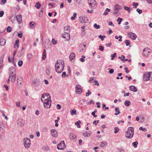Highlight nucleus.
Instances as JSON below:
<instances>
[{"label": "nucleus", "instance_id": "nucleus-21", "mask_svg": "<svg viewBox=\"0 0 152 152\" xmlns=\"http://www.w3.org/2000/svg\"><path fill=\"white\" fill-rule=\"evenodd\" d=\"M75 54L74 53H71L69 56V58L70 60L71 61H72V60H73V59L75 58Z\"/></svg>", "mask_w": 152, "mask_h": 152}, {"label": "nucleus", "instance_id": "nucleus-37", "mask_svg": "<svg viewBox=\"0 0 152 152\" xmlns=\"http://www.w3.org/2000/svg\"><path fill=\"white\" fill-rule=\"evenodd\" d=\"M118 5L117 4H116L115 5V6L114 7V10H116V11H119L121 9L119 7H118Z\"/></svg>", "mask_w": 152, "mask_h": 152}, {"label": "nucleus", "instance_id": "nucleus-50", "mask_svg": "<svg viewBox=\"0 0 152 152\" xmlns=\"http://www.w3.org/2000/svg\"><path fill=\"white\" fill-rule=\"evenodd\" d=\"M32 56V55L31 54H28L27 55V58L29 60H30Z\"/></svg>", "mask_w": 152, "mask_h": 152}, {"label": "nucleus", "instance_id": "nucleus-15", "mask_svg": "<svg viewBox=\"0 0 152 152\" xmlns=\"http://www.w3.org/2000/svg\"><path fill=\"white\" fill-rule=\"evenodd\" d=\"M51 134L53 137H56L58 135L57 132L55 129H53L51 130Z\"/></svg>", "mask_w": 152, "mask_h": 152}, {"label": "nucleus", "instance_id": "nucleus-30", "mask_svg": "<svg viewBox=\"0 0 152 152\" xmlns=\"http://www.w3.org/2000/svg\"><path fill=\"white\" fill-rule=\"evenodd\" d=\"M83 135L85 137H88L91 135V134L88 132H86L83 133Z\"/></svg>", "mask_w": 152, "mask_h": 152}, {"label": "nucleus", "instance_id": "nucleus-54", "mask_svg": "<svg viewBox=\"0 0 152 152\" xmlns=\"http://www.w3.org/2000/svg\"><path fill=\"white\" fill-rule=\"evenodd\" d=\"M65 76H67V77L68 76V75H66V72H63L62 74V77H65Z\"/></svg>", "mask_w": 152, "mask_h": 152}, {"label": "nucleus", "instance_id": "nucleus-8", "mask_svg": "<svg viewBox=\"0 0 152 152\" xmlns=\"http://www.w3.org/2000/svg\"><path fill=\"white\" fill-rule=\"evenodd\" d=\"M76 93L78 94H80L82 92V89L81 86L79 85H77L75 86Z\"/></svg>", "mask_w": 152, "mask_h": 152}, {"label": "nucleus", "instance_id": "nucleus-32", "mask_svg": "<svg viewBox=\"0 0 152 152\" xmlns=\"http://www.w3.org/2000/svg\"><path fill=\"white\" fill-rule=\"evenodd\" d=\"M124 104L126 106H129L131 104V102L129 100H126L124 102Z\"/></svg>", "mask_w": 152, "mask_h": 152}, {"label": "nucleus", "instance_id": "nucleus-27", "mask_svg": "<svg viewBox=\"0 0 152 152\" xmlns=\"http://www.w3.org/2000/svg\"><path fill=\"white\" fill-rule=\"evenodd\" d=\"M69 137L71 139L74 140L76 139V136L74 134L70 133L69 135Z\"/></svg>", "mask_w": 152, "mask_h": 152}, {"label": "nucleus", "instance_id": "nucleus-64", "mask_svg": "<svg viewBox=\"0 0 152 152\" xmlns=\"http://www.w3.org/2000/svg\"><path fill=\"white\" fill-rule=\"evenodd\" d=\"M147 3L152 4V0H146Z\"/></svg>", "mask_w": 152, "mask_h": 152}, {"label": "nucleus", "instance_id": "nucleus-60", "mask_svg": "<svg viewBox=\"0 0 152 152\" xmlns=\"http://www.w3.org/2000/svg\"><path fill=\"white\" fill-rule=\"evenodd\" d=\"M112 45V43L111 42L109 43H107L106 44V46L107 47H110Z\"/></svg>", "mask_w": 152, "mask_h": 152}, {"label": "nucleus", "instance_id": "nucleus-19", "mask_svg": "<svg viewBox=\"0 0 152 152\" xmlns=\"http://www.w3.org/2000/svg\"><path fill=\"white\" fill-rule=\"evenodd\" d=\"M17 124L20 126H21L23 125V120L21 119H19L17 121Z\"/></svg>", "mask_w": 152, "mask_h": 152}, {"label": "nucleus", "instance_id": "nucleus-48", "mask_svg": "<svg viewBox=\"0 0 152 152\" xmlns=\"http://www.w3.org/2000/svg\"><path fill=\"white\" fill-rule=\"evenodd\" d=\"M116 55V53H114L113 54H112L111 56V59L112 60H113Z\"/></svg>", "mask_w": 152, "mask_h": 152}, {"label": "nucleus", "instance_id": "nucleus-44", "mask_svg": "<svg viewBox=\"0 0 152 152\" xmlns=\"http://www.w3.org/2000/svg\"><path fill=\"white\" fill-rule=\"evenodd\" d=\"M124 8L125 10H127L128 12L129 13H130V9L129 7L126 6H124Z\"/></svg>", "mask_w": 152, "mask_h": 152}, {"label": "nucleus", "instance_id": "nucleus-62", "mask_svg": "<svg viewBox=\"0 0 152 152\" xmlns=\"http://www.w3.org/2000/svg\"><path fill=\"white\" fill-rule=\"evenodd\" d=\"M114 69H110V70L109 71V72L110 74H112V73H113V72H114Z\"/></svg>", "mask_w": 152, "mask_h": 152}, {"label": "nucleus", "instance_id": "nucleus-26", "mask_svg": "<svg viewBox=\"0 0 152 152\" xmlns=\"http://www.w3.org/2000/svg\"><path fill=\"white\" fill-rule=\"evenodd\" d=\"M19 40L18 39L16 40L15 45H14V48H18L19 47Z\"/></svg>", "mask_w": 152, "mask_h": 152}, {"label": "nucleus", "instance_id": "nucleus-20", "mask_svg": "<svg viewBox=\"0 0 152 152\" xmlns=\"http://www.w3.org/2000/svg\"><path fill=\"white\" fill-rule=\"evenodd\" d=\"M129 90L134 92H136L137 90L136 87L133 86H131L129 87Z\"/></svg>", "mask_w": 152, "mask_h": 152}, {"label": "nucleus", "instance_id": "nucleus-51", "mask_svg": "<svg viewBox=\"0 0 152 152\" xmlns=\"http://www.w3.org/2000/svg\"><path fill=\"white\" fill-rule=\"evenodd\" d=\"M99 49L101 51H103L104 50V47L100 45L99 47Z\"/></svg>", "mask_w": 152, "mask_h": 152}, {"label": "nucleus", "instance_id": "nucleus-33", "mask_svg": "<svg viewBox=\"0 0 152 152\" xmlns=\"http://www.w3.org/2000/svg\"><path fill=\"white\" fill-rule=\"evenodd\" d=\"M81 123V121H78L77 122H76L75 123V125L77 126V127L78 128H80V124Z\"/></svg>", "mask_w": 152, "mask_h": 152}, {"label": "nucleus", "instance_id": "nucleus-57", "mask_svg": "<svg viewBox=\"0 0 152 152\" xmlns=\"http://www.w3.org/2000/svg\"><path fill=\"white\" fill-rule=\"evenodd\" d=\"M4 14V12L3 11H0V17H2Z\"/></svg>", "mask_w": 152, "mask_h": 152}, {"label": "nucleus", "instance_id": "nucleus-49", "mask_svg": "<svg viewBox=\"0 0 152 152\" xmlns=\"http://www.w3.org/2000/svg\"><path fill=\"white\" fill-rule=\"evenodd\" d=\"M52 43L54 45H55L56 44L57 42L56 40H55L54 39H52Z\"/></svg>", "mask_w": 152, "mask_h": 152}, {"label": "nucleus", "instance_id": "nucleus-58", "mask_svg": "<svg viewBox=\"0 0 152 152\" xmlns=\"http://www.w3.org/2000/svg\"><path fill=\"white\" fill-rule=\"evenodd\" d=\"M118 150L119 151V152H125L124 149L122 148H118Z\"/></svg>", "mask_w": 152, "mask_h": 152}, {"label": "nucleus", "instance_id": "nucleus-34", "mask_svg": "<svg viewBox=\"0 0 152 152\" xmlns=\"http://www.w3.org/2000/svg\"><path fill=\"white\" fill-rule=\"evenodd\" d=\"M70 113L72 115H76L77 114L76 111L75 109L71 110L70 111Z\"/></svg>", "mask_w": 152, "mask_h": 152}, {"label": "nucleus", "instance_id": "nucleus-1", "mask_svg": "<svg viewBox=\"0 0 152 152\" xmlns=\"http://www.w3.org/2000/svg\"><path fill=\"white\" fill-rule=\"evenodd\" d=\"M64 67V61L61 60H57L55 64V69L58 73H61L63 70Z\"/></svg>", "mask_w": 152, "mask_h": 152}, {"label": "nucleus", "instance_id": "nucleus-2", "mask_svg": "<svg viewBox=\"0 0 152 152\" xmlns=\"http://www.w3.org/2000/svg\"><path fill=\"white\" fill-rule=\"evenodd\" d=\"M134 134V129L133 127H129L128 131L126 132L125 135L126 137L128 139H131L133 137Z\"/></svg>", "mask_w": 152, "mask_h": 152}, {"label": "nucleus", "instance_id": "nucleus-5", "mask_svg": "<svg viewBox=\"0 0 152 152\" xmlns=\"http://www.w3.org/2000/svg\"><path fill=\"white\" fill-rule=\"evenodd\" d=\"M24 145L26 148H28L30 146L31 141L28 138H26L24 140Z\"/></svg>", "mask_w": 152, "mask_h": 152}, {"label": "nucleus", "instance_id": "nucleus-29", "mask_svg": "<svg viewBox=\"0 0 152 152\" xmlns=\"http://www.w3.org/2000/svg\"><path fill=\"white\" fill-rule=\"evenodd\" d=\"M119 108L118 107H116L115 108V113L114 114L115 115H117L119 114L120 113V112L119 110H118Z\"/></svg>", "mask_w": 152, "mask_h": 152}, {"label": "nucleus", "instance_id": "nucleus-42", "mask_svg": "<svg viewBox=\"0 0 152 152\" xmlns=\"http://www.w3.org/2000/svg\"><path fill=\"white\" fill-rule=\"evenodd\" d=\"M114 129L115 130L114 131V133L115 134L117 133L119 131V129L117 127H115L114 128Z\"/></svg>", "mask_w": 152, "mask_h": 152}, {"label": "nucleus", "instance_id": "nucleus-14", "mask_svg": "<svg viewBox=\"0 0 152 152\" xmlns=\"http://www.w3.org/2000/svg\"><path fill=\"white\" fill-rule=\"evenodd\" d=\"M128 35L130 38L134 40L137 37V36L136 34H135L132 32L128 33Z\"/></svg>", "mask_w": 152, "mask_h": 152}, {"label": "nucleus", "instance_id": "nucleus-61", "mask_svg": "<svg viewBox=\"0 0 152 152\" xmlns=\"http://www.w3.org/2000/svg\"><path fill=\"white\" fill-rule=\"evenodd\" d=\"M94 77H91L89 80V82L90 83H93L92 81L94 80Z\"/></svg>", "mask_w": 152, "mask_h": 152}, {"label": "nucleus", "instance_id": "nucleus-4", "mask_svg": "<svg viewBox=\"0 0 152 152\" xmlns=\"http://www.w3.org/2000/svg\"><path fill=\"white\" fill-rule=\"evenodd\" d=\"M50 98L49 94L44 93L42 95L41 100L42 102H44L48 100H51Z\"/></svg>", "mask_w": 152, "mask_h": 152}, {"label": "nucleus", "instance_id": "nucleus-24", "mask_svg": "<svg viewBox=\"0 0 152 152\" xmlns=\"http://www.w3.org/2000/svg\"><path fill=\"white\" fill-rule=\"evenodd\" d=\"M39 80H34L32 82V84L35 86H37L39 85L38 84Z\"/></svg>", "mask_w": 152, "mask_h": 152}, {"label": "nucleus", "instance_id": "nucleus-10", "mask_svg": "<svg viewBox=\"0 0 152 152\" xmlns=\"http://www.w3.org/2000/svg\"><path fill=\"white\" fill-rule=\"evenodd\" d=\"M51 100H49L43 102L44 107L46 109L49 108L51 104Z\"/></svg>", "mask_w": 152, "mask_h": 152}, {"label": "nucleus", "instance_id": "nucleus-47", "mask_svg": "<svg viewBox=\"0 0 152 152\" xmlns=\"http://www.w3.org/2000/svg\"><path fill=\"white\" fill-rule=\"evenodd\" d=\"M125 43L126 44L127 46H129L130 44V41L128 40H126L125 41Z\"/></svg>", "mask_w": 152, "mask_h": 152}, {"label": "nucleus", "instance_id": "nucleus-25", "mask_svg": "<svg viewBox=\"0 0 152 152\" xmlns=\"http://www.w3.org/2000/svg\"><path fill=\"white\" fill-rule=\"evenodd\" d=\"M110 9H109L107 8L105 10L103 14V15H106L108 14V12L110 11Z\"/></svg>", "mask_w": 152, "mask_h": 152}, {"label": "nucleus", "instance_id": "nucleus-46", "mask_svg": "<svg viewBox=\"0 0 152 152\" xmlns=\"http://www.w3.org/2000/svg\"><path fill=\"white\" fill-rule=\"evenodd\" d=\"M12 28L10 26H8L7 29V32H10L12 31Z\"/></svg>", "mask_w": 152, "mask_h": 152}, {"label": "nucleus", "instance_id": "nucleus-56", "mask_svg": "<svg viewBox=\"0 0 152 152\" xmlns=\"http://www.w3.org/2000/svg\"><path fill=\"white\" fill-rule=\"evenodd\" d=\"M56 108L57 109L60 110L61 108V106L59 104H57L56 105Z\"/></svg>", "mask_w": 152, "mask_h": 152}, {"label": "nucleus", "instance_id": "nucleus-43", "mask_svg": "<svg viewBox=\"0 0 152 152\" xmlns=\"http://www.w3.org/2000/svg\"><path fill=\"white\" fill-rule=\"evenodd\" d=\"M23 63L22 61L20 60L19 61L18 63V64L19 66H22Z\"/></svg>", "mask_w": 152, "mask_h": 152}, {"label": "nucleus", "instance_id": "nucleus-36", "mask_svg": "<svg viewBox=\"0 0 152 152\" xmlns=\"http://www.w3.org/2000/svg\"><path fill=\"white\" fill-rule=\"evenodd\" d=\"M107 145V143L106 142H101L100 144V146L101 147H104L106 146Z\"/></svg>", "mask_w": 152, "mask_h": 152}, {"label": "nucleus", "instance_id": "nucleus-16", "mask_svg": "<svg viewBox=\"0 0 152 152\" xmlns=\"http://www.w3.org/2000/svg\"><path fill=\"white\" fill-rule=\"evenodd\" d=\"M9 78H10L11 80V81L12 82H14L15 80V79L16 77V74H13L12 75H9Z\"/></svg>", "mask_w": 152, "mask_h": 152}, {"label": "nucleus", "instance_id": "nucleus-11", "mask_svg": "<svg viewBox=\"0 0 152 152\" xmlns=\"http://www.w3.org/2000/svg\"><path fill=\"white\" fill-rule=\"evenodd\" d=\"M95 1V0H88V3L89 6L91 7V9H93L95 8V7L94 8V6H92V5L93 4L94 5V6H95V5L96 4V3H94Z\"/></svg>", "mask_w": 152, "mask_h": 152}, {"label": "nucleus", "instance_id": "nucleus-28", "mask_svg": "<svg viewBox=\"0 0 152 152\" xmlns=\"http://www.w3.org/2000/svg\"><path fill=\"white\" fill-rule=\"evenodd\" d=\"M64 30L65 32H68L69 31V26H67L64 28Z\"/></svg>", "mask_w": 152, "mask_h": 152}, {"label": "nucleus", "instance_id": "nucleus-53", "mask_svg": "<svg viewBox=\"0 0 152 152\" xmlns=\"http://www.w3.org/2000/svg\"><path fill=\"white\" fill-rule=\"evenodd\" d=\"M136 11L140 14L142 13V10L138 8L137 9Z\"/></svg>", "mask_w": 152, "mask_h": 152}, {"label": "nucleus", "instance_id": "nucleus-18", "mask_svg": "<svg viewBox=\"0 0 152 152\" xmlns=\"http://www.w3.org/2000/svg\"><path fill=\"white\" fill-rule=\"evenodd\" d=\"M16 19L17 21L20 23L22 21V15L21 14L17 16H16Z\"/></svg>", "mask_w": 152, "mask_h": 152}, {"label": "nucleus", "instance_id": "nucleus-23", "mask_svg": "<svg viewBox=\"0 0 152 152\" xmlns=\"http://www.w3.org/2000/svg\"><path fill=\"white\" fill-rule=\"evenodd\" d=\"M29 25L31 28L33 29L35 28V26L36 25V23L33 21H31L30 22Z\"/></svg>", "mask_w": 152, "mask_h": 152}, {"label": "nucleus", "instance_id": "nucleus-45", "mask_svg": "<svg viewBox=\"0 0 152 152\" xmlns=\"http://www.w3.org/2000/svg\"><path fill=\"white\" fill-rule=\"evenodd\" d=\"M46 58V53L45 52H43L42 59L43 60H45Z\"/></svg>", "mask_w": 152, "mask_h": 152}, {"label": "nucleus", "instance_id": "nucleus-39", "mask_svg": "<svg viewBox=\"0 0 152 152\" xmlns=\"http://www.w3.org/2000/svg\"><path fill=\"white\" fill-rule=\"evenodd\" d=\"M94 27L96 29H98L99 28L100 26L99 25H97L96 23H95L94 25Z\"/></svg>", "mask_w": 152, "mask_h": 152}, {"label": "nucleus", "instance_id": "nucleus-6", "mask_svg": "<svg viewBox=\"0 0 152 152\" xmlns=\"http://www.w3.org/2000/svg\"><path fill=\"white\" fill-rule=\"evenodd\" d=\"M65 147V145L64 141H61L58 144L57 148L59 150H63Z\"/></svg>", "mask_w": 152, "mask_h": 152}, {"label": "nucleus", "instance_id": "nucleus-7", "mask_svg": "<svg viewBox=\"0 0 152 152\" xmlns=\"http://www.w3.org/2000/svg\"><path fill=\"white\" fill-rule=\"evenodd\" d=\"M79 20L82 23H86L88 21V18L86 16H82L79 18Z\"/></svg>", "mask_w": 152, "mask_h": 152}, {"label": "nucleus", "instance_id": "nucleus-3", "mask_svg": "<svg viewBox=\"0 0 152 152\" xmlns=\"http://www.w3.org/2000/svg\"><path fill=\"white\" fill-rule=\"evenodd\" d=\"M143 79L144 80L146 81L152 80V73L151 72L145 73L143 75Z\"/></svg>", "mask_w": 152, "mask_h": 152}, {"label": "nucleus", "instance_id": "nucleus-63", "mask_svg": "<svg viewBox=\"0 0 152 152\" xmlns=\"http://www.w3.org/2000/svg\"><path fill=\"white\" fill-rule=\"evenodd\" d=\"M87 12L88 13H92L93 12V10H88Z\"/></svg>", "mask_w": 152, "mask_h": 152}, {"label": "nucleus", "instance_id": "nucleus-12", "mask_svg": "<svg viewBox=\"0 0 152 152\" xmlns=\"http://www.w3.org/2000/svg\"><path fill=\"white\" fill-rule=\"evenodd\" d=\"M17 84L18 85H22V83L23 81V79L22 77L18 76L17 79Z\"/></svg>", "mask_w": 152, "mask_h": 152}, {"label": "nucleus", "instance_id": "nucleus-22", "mask_svg": "<svg viewBox=\"0 0 152 152\" xmlns=\"http://www.w3.org/2000/svg\"><path fill=\"white\" fill-rule=\"evenodd\" d=\"M6 40L5 39H1L0 40V45H1L3 46L6 43Z\"/></svg>", "mask_w": 152, "mask_h": 152}, {"label": "nucleus", "instance_id": "nucleus-40", "mask_svg": "<svg viewBox=\"0 0 152 152\" xmlns=\"http://www.w3.org/2000/svg\"><path fill=\"white\" fill-rule=\"evenodd\" d=\"M98 37L100 38L101 40L103 41L104 39V38L106 37V36L105 35L102 36L100 35L98 36Z\"/></svg>", "mask_w": 152, "mask_h": 152}, {"label": "nucleus", "instance_id": "nucleus-9", "mask_svg": "<svg viewBox=\"0 0 152 152\" xmlns=\"http://www.w3.org/2000/svg\"><path fill=\"white\" fill-rule=\"evenodd\" d=\"M150 49L148 48H145L143 50V54L145 56H148L150 53Z\"/></svg>", "mask_w": 152, "mask_h": 152}, {"label": "nucleus", "instance_id": "nucleus-59", "mask_svg": "<svg viewBox=\"0 0 152 152\" xmlns=\"http://www.w3.org/2000/svg\"><path fill=\"white\" fill-rule=\"evenodd\" d=\"M91 94V92L90 91H88V92L86 94V96H88L89 95Z\"/></svg>", "mask_w": 152, "mask_h": 152}, {"label": "nucleus", "instance_id": "nucleus-35", "mask_svg": "<svg viewBox=\"0 0 152 152\" xmlns=\"http://www.w3.org/2000/svg\"><path fill=\"white\" fill-rule=\"evenodd\" d=\"M50 67H48L46 68V73L48 75H49L50 72Z\"/></svg>", "mask_w": 152, "mask_h": 152}, {"label": "nucleus", "instance_id": "nucleus-38", "mask_svg": "<svg viewBox=\"0 0 152 152\" xmlns=\"http://www.w3.org/2000/svg\"><path fill=\"white\" fill-rule=\"evenodd\" d=\"M137 144H138V142L137 141H135L134 142H133L132 143V145L135 148H136L137 147Z\"/></svg>", "mask_w": 152, "mask_h": 152}, {"label": "nucleus", "instance_id": "nucleus-41", "mask_svg": "<svg viewBox=\"0 0 152 152\" xmlns=\"http://www.w3.org/2000/svg\"><path fill=\"white\" fill-rule=\"evenodd\" d=\"M132 5L134 7V8L135 9H136L137 8V7L138 6V4L137 3H135L133 2L132 3Z\"/></svg>", "mask_w": 152, "mask_h": 152}, {"label": "nucleus", "instance_id": "nucleus-17", "mask_svg": "<svg viewBox=\"0 0 152 152\" xmlns=\"http://www.w3.org/2000/svg\"><path fill=\"white\" fill-rule=\"evenodd\" d=\"M63 37L65 38L67 40H69L70 38V35L68 32H65L63 34Z\"/></svg>", "mask_w": 152, "mask_h": 152}, {"label": "nucleus", "instance_id": "nucleus-55", "mask_svg": "<svg viewBox=\"0 0 152 152\" xmlns=\"http://www.w3.org/2000/svg\"><path fill=\"white\" fill-rule=\"evenodd\" d=\"M23 53L20 52L18 53V56L19 57H21L23 55Z\"/></svg>", "mask_w": 152, "mask_h": 152}, {"label": "nucleus", "instance_id": "nucleus-52", "mask_svg": "<svg viewBox=\"0 0 152 152\" xmlns=\"http://www.w3.org/2000/svg\"><path fill=\"white\" fill-rule=\"evenodd\" d=\"M139 130L143 131L144 132H146L147 131V129L145 128H143L142 127H140Z\"/></svg>", "mask_w": 152, "mask_h": 152}, {"label": "nucleus", "instance_id": "nucleus-13", "mask_svg": "<svg viewBox=\"0 0 152 152\" xmlns=\"http://www.w3.org/2000/svg\"><path fill=\"white\" fill-rule=\"evenodd\" d=\"M16 74V70L15 68L13 66L10 68L9 70V75Z\"/></svg>", "mask_w": 152, "mask_h": 152}, {"label": "nucleus", "instance_id": "nucleus-31", "mask_svg": "<svg viewBox=\"0 0 152 152\" xmlns=\"http://www.w3.org/2000/svg\"><path fill=\"white\" fill-rule=\"evenodd\" d=\"M41 5V4L38 2L36 3L35 5V7H36L37 9H39L40 8Z\"/></svg>", "mask_w": 152, "mask_h": 152}]
</instances>
